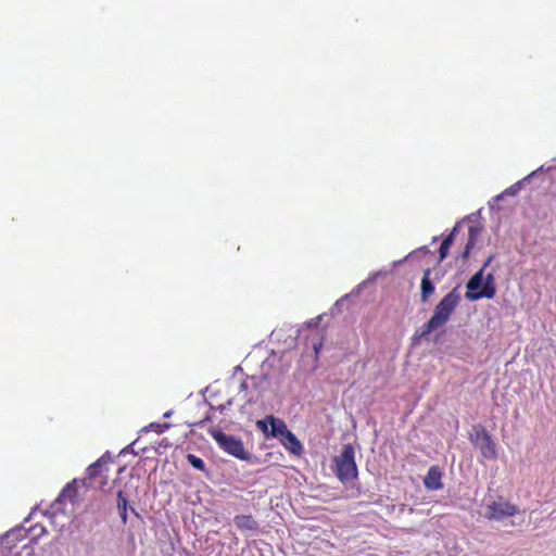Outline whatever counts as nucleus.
Returning <instances> with one entry per match:
<instances>
[{
	"instance_id": "nucleus-1",
	"label": "nucleus",
	"mask_w": 556,
	"mask_h": 556,
	"mask_svg": "<svg viewBox=\"0 0 556 556\" xmlns=\"http://www.w3.org/2000/svg\"><path fill=\"white\" fill-rule=\"evenodd\" d=\"M459 302L460 293L458 287H455L435 305L432 316L422 325L420 332L414 334L413 340L418 342L420 339L443 327L450 320Z\"/></svg>"
},
{
	"instance_id": "nucleus-2",
	"label": "nucleus",
	"mask_w": 556,
	"mask_h": 556,
	"mask_svg": "<svg viewBox=\"0 0 556 556\" xmlns=\"http://www.w3.org/2000/svg\"><path fill=\"white\" fill-rule=\"evenodd\" d=\"M493 255H490L478 270L467 282L466 299L478 301L481 299H493L496 294L495 278L492 273L484 276L485 268L491 264Z\"/></svg>"
},
{
	"instance_id": "nucleus-3",
	"label": "nucleus",
	"mask_w": 556,
	"mask_h": 556,
	"mask_svg": "<svg viewBox=\"0 0 556 556\" xmlns=\"http://www.w3.org/2000/svg\"><path fill=\"white\" fill-rule=\"evenodd\" d=\"M333 462L336 464V475L342 483L352 482L357 478L358 470L355 463V450L352 444H345L341 454Z\"/></svg>"
},
{
	"instance_id": "nucleus-4",
	"label": "nucleus",
	"mask_w": 556,
	"mask_h": 556,
	"mask_svg": "<svg viewBox=\"0 0 556 556\" xmlns=\"http://www.w3.org/2000/svg\"><path fill=\"white\" fill-rule=\"evenodd\" d=\"M208 434L216 441L217 445L227 454L241 459L249 460L251 455L245 450L242 440L238 437L227 434L220 429L212 428Z\"/></svg>"
},
{
	"instance_id": "nucleus-5",
	"label": "nucleus",
	"mask_w": 556,
	"mask_h": 556,
	"mask_svg": "<svg viewBox=\"0 0 556 556\" xmlns=\"http://www.w3.org/2000/svg\"><path fill=\"white\" fill-rule=\"evenodd\" d=\"M110 462V458H105L104 456L100 457L97 462L87 468L88 476L87 478L83 479L81 482L86 485L94 486L93 481L99 478L100 480L98 481L97 486L99 489H103L108 483L106 466Z\"/></svg>"
},
{
	"instance_id": "nucleus-6",
	"label": "nucleus",
	"mask_w": 556,
	"mask_h": 556,
	"mask_svg": "<svg viewBox=\"0 0 556 556\" xmlns=\"http://www.w3.org/2000/svg\"><path fill=\"white\" fill-rule=\"evenodd\" d=\"M470 441L473 445L479 447L483 458H485V459H496L497 458L496 443L492 439L491 434L484 428L477 431L475 433V435H471Z\"/></svg>"
},
{
	"instance_id": "nucleus-7",
	"label": "nucleus",
	"mask_w": 556,
	"mask_h": 556,
	"mask_svg": "<svg viewBox=\"0 0 556 556\" xmlns=\"http://www.w3.org/2000/svg\"><path fill=\"white\" fill-rule=\"evenodd\" d=\"M256 427L267 438L271 437L281 439L289 431L286 422L273 415H268L264 419L257 420Z\"/></svg>"
},
{
	"instance_id": "nucleus-8",
	"label": "nucleus",
	"mask_w": 556,
	"mask_h": 556,
	"mask_svg": "<svg viewBox=\"0 0 556 556\" xmlns=\"http://www.w3.org/2000/svg\"><path fill=\"white\" fill-rule=\"evenodd\" d=\"M518 514V507L509 502H492L486 506V518L491 520H501Z\"/></svg>"
},
{
	"instance_id": "nucleus-9",
	"label": "nucleus",
	"mask_w": 556,
	"mask_h": 556,
	"mask_svg": "<svg viewBox=\"0 0 556 556\" xmlns=\"http://www.w3.org/2000/svg\"><path fill=\"white\" fill-rule=\"evenodd\" d=\"M442 475V470L439 466L430 467L424 479L425 488L430 491L441 490L443 488Z\"/></svg>"
},
{
	"instance_id": "nucleus-10",
	"label": "nucleus",
	"mask_w": 556,
	"mask_h": 556,
	"mask_svg": "<svg viewBox=\"0 0 556 556\" xmlns=\"http://www.w3.org/2000/svg\"><path fill=\"white\" fill-rule=\"evenodd\" d=\"M431 269L427 268L424 270V276L420 283V301L422 303L428 302L429 298L434 293V285L430 279Z\"/></svg>"
},
{
	"instance_id": "nucleus-11",
	"label": "nucleus",
	"mask_w": 556,
	"mask_h": 556,
	"mask_svg": "<svg viewBox=\"0 0 556 556\" xmlns=\"http://www.w3.org/2000/svg\"><path fill=\"white\" fill-rule=\"evenodd\" d=\"M280 443L293 455L299 456L303 452V446L300 440L290 430L280 439Z\"/></svg>"
},
{
	"instance_id": "nucleus-12",
	"label": "nucleus",
	"mask_w": 556,
	"mask_h": 556,
	"mask_svg": "<svg viewBox=\"0 0 556 556\" xmlns=\"http://www.w3.org/2000/svg\"><path fill=\"white\" fill-rule=\"evenodd\" d=\"M236 527L241 531H256L258 530V522L252 515H237L233 518Z\"/></svg>"
},
{
	"instance_id": "nucleus-13",
	"label": "nucleus",
	"mask_w": 556,
	"mask_h": 556,
	"mask_svg": "<svg viewBox=\"0 0 556 556\" xmlns=\"http://www.w3.org/2000/svg\"><path fill=\"white\" fill-rule=\"evenodd\" d=\"M117 502L116 506L118 509V514L121 517V521L123 525H127L128 522V508H129V501L127 497V493L125 490H118L116 493Z\"/></svg>"
},
{
	"instance_id": "nucleus-14",
	"label": "nucleus",
	"mask_w": 556,
	"mask_h": 556,
	"mask_svg": "<svg viewBox=\"0 0 556 556\" xmlns=\"http://www.w3.org/2000/svg\"><path fill=\"white\" fill-rule=\"evenodd\" d=\"M458 224L454 226L453 230L448 236L444 238L439 249V261H443L448 253V250L455 239V232L457 231Z\"/></svg>"
},
{
	"instance_id": "nucleus-15",
	"label": "nucleus",
	"mask_w": 556,
	"mask_h": 556,
	"mask_svg": "<svg viewBox=\"0 0 556 556\" xmlns=\"http://www.w3.org/2000/svg\"><path fill=\"white\" fill-rule=\"evenodd\" d=\"M480 232H481V229L479 227H477V226L469 227V229H468L469 237H468V240H467V243L465 247V251L463 253L464 258H467L469 256V253H470L471 249L475 247Z\"/></svg>"
},
{
	"instance_id": "nucleus-16",
	"label": "nucleus",
	"mask_w": 556,
	"mask_h": 556,
	"mask_svg": "<svg viewBox=\"0 0 556 556\" xmlns=\"http://www.w3.org/2000/svg\"><path fill=\"white\" fill-rule=\"evenodd\" d=\"M77 480L74 479L72 482L67 483L62 492L60 493L59 495V500L61 498H67L71 503H73L77 496V492H78V489H77Z\"/></svg>"
},
{
	"instance_id": "nucleus-17",
	"label": "nucleus",
	"mask_w": 556,
	"mask_h": 556,
	"mask_svg": "<svg viewBox=\"0 0 556 556\" xmlns=\"http://www.w3.org/2000/svg\"><path fill=\"white\" fill-rule=\"evenodd\" d=\"M187 460L194 469L205 471V463L202 458L195 456L194 454H188Z\"/></svg>"
},
{
	"instance_id": "nucleus-18",
	"label": "nucleus",
	"mask_w": 556,
	"mask_h": 556,
	"mask_svg": "<svg viewBox=\"0 0 556 556\" xmlns=\"http://www.w3.org/2000/svg\"><path fill=\"white\" fill-rule=\"evenodd\" d=\"M150 428L156 433H163L165 429L169 428L168 424H151Z\"/></svg>"
},
{
	"instance_id": "nucleus-19",
	"label": "nucleus",
	"mask_w": 556,
	"mask_h": 556,
	"mask_svg": "<svg viewBox=\"0 0 556 556\" xmlns=\"http://www.w3.org/2000/svg\"><path fill=\"white\" fill-rule=\"evenodd\" d=\"M249 380H254V378H247L244 380L241 381L240 383V390L241 391H247L248 388H249Z\"/></svg>"
},
{
	"instance_id": "nucleus-20",
	"label": "nucleus",
	"mask_w": 556,
	"mask_h": 556,
	"mask_svg": "<svg viewBox=\"0 0 556 556\" xmlns=\"http://www.w3.org/2000/svg\"><path fill=\"white\" fill-rule=\"evenodd\" d=\"M124 470H125V467H121V468L118 469V475H121Z\"/></svg>"
},
{
	"instance_id": "nucleus-21",
	"label": "nucleus",
	"mask_w": 556,
	"mask_h": 556,
	"mask_svg": "<svg viewBox=\"0 0 556 556\" xmlns=\"http://www.w3.org/2000/svg\"><path fill=\"white\" fill-rule=\"evenodd\" d=\"M130 510H131L136 516H138V513L136 511V509H135V508L130 507Z\"/></svg>"
}]
</instances>
